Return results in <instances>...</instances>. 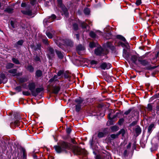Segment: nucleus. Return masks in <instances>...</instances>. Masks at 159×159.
Listing matches in <instances>:
<instances>
[{
  "instance_id": "1",
  "label": "nucleus",
  "mask_w": 159,
  "mask_h": 159,
  "mask_svg": "<svg viewBox=\"0 0 159 159\" xmlns=\"http://www.w3.org/2000/svg\"><path fill=\"white\" fill-rule=\"evenodd\" d=\"M54 148L57 152L58 153L66 151V150H69L71 148H72L73 152L75 154H80L81 153L80 148L75 146L72 147L70 143L65 142L62 143L61 147L56 146Z\"/></svg>"
},
{
  "instance_id": "2",
  "label": "nucleus",
  "mask_w": 159,
  "mask_h": 159,
  "mask_svg": "<svg viewBox=\"0 0 159 159\" xmlns=\"http://www.w3.org/2000/svg\"><path fill=\"white\" fill-rule=\"evenodd\" d=\"M83 100L81 98H79L75 99V102L76 103L75 110L77 112H79L81 109Z\"/></svg>"
},
{
  "instance_id": "3",
  "label": "nucleus",
  "mask_w": 159,
  "mask_h": 159,
  "mask_svg": "<svg viewBox=\"0 0 159 159\" xmlns=\"http://www.w3.org/2000/svg\"><path fill=\"white\" fill-rule=\"evenodd\" d=\"M111 65L110 63L104 62L101 64L100 67L103 70L108 69L111 67Z\"/></svg>"
},
{
  "instance_id": "4",
  "label": "nucleus",
  "mask_w": 159,
  "mask_h": 159,
  "mask_svg": "<svg viewBox=\"0 0 159 159\" xmlns=\"http://www.w3.org/2000/svg\"><path fill=\"white\" fill-rule=\"evenodd\" d=\"M64 72L63 71L61 70H59L58 72L57 75H55L52 78L50 79L49 81L51 82H52L54 81H56L57 80V78L58 76H60L63 74Z\"/></svg>"
},
{
  "instance_id": "5",
  "label": "nucleus",
  "mask_w": 159,
  "mask_h": 159,
  "mask_svg": "<svg viewBox=\"0 0 159 159\" xmlns=\"http://www.w3.org/2000/svg\"><path fill=\"white\" fill-rule=\"evenodd\" d=\"M140 59L136 55H133L131 56V61L134 64L138 65L139 64L138 59Z\"/></svg>"
},
{
  "instance_id": "6",
  "label": "nucleus",
  "mask_w": 159,
  "mask_h": 159,
  "mask_svg": "<svg viewBox=\"0 0 159 159\" xmlns=\"http://www.w3.org/2000/svg\"><path fill=\"white\" fill-rule=\"evenodd\" d=\"M17 70L15 69H11L9 70L8 72L9 73L12 74L13 76H18L21 75H22V73H18L16 72Z\"/></svg>"
},
{
  "instance_id": "7",
  "label": "nucleus",
  "mask_w": 159,
  "mask_h": 159,
  "mask_svg": "<svg viewBox=\"0 0 159 159\" xmlns=\"http://www.w3.org/2000/svg\"><path fill=\"white\" fill-rule=\"evenodd\" d=\"M30 7L29 6L26 7V10H21V12L24 14L31 16V15L32 11L30 10Z\"/></svg>"
},
{
  "instance_id": "8",
  "label": "nucleus",
  "mask_w": 159,
  "mask_h": 159,
  "mask_svg": "<svg viewBox=\"0 0 159 159\" xmlns=\"http://www.w3.org/2000/svg\"><path fill=\"white\" fill-rule=\"evenodd\" d=\"M95 54L97 55H102L104 54L102 48H98L95 49Z\"/></svg>"
},
{
  "instance_id": "9",
  "label": "nucleus",
  "mask_w": 159,
  "mask_h": 159,
  "mask_svg": "<svg viewBox=\"0 0 159 159\" xmlns=\"http://www.w3.org/2000/svg\"><path fill=\"white\" fill-rule=\"evenodd\" d=\"M43 90V89L42 88H37L36 89H34L32 94L33 96H36L39 93L42 91Z\"/></svg>"
},
{
  "instance_id": "10",
  "label": "nucleus",
  "mask_w": 159,
  "mask_h": 159,
  "mask_svg": "<svg viewBox=\"0 0 159 159\" xmlns=\"http://www.w3.org/2000/svg\"><path fill=\"white\" fill-rule=\"evenodd\" d=\"M35 85L34 83L32 82L29 84L28 88L31 91L32 93L35 89Z\"/></svg>"
},
{
  "instance_id": "11",
  "label": "nucleus",
  "mask_w": 159,
  "mask_h": 159,
  "mask_svg": "<svg viewBox=\"0 0 159 159\" xmlns=\"http://www.w3.org/2000/svg\"><path fill=\"white\" fill-rule=\"evenodd\" d=\"M60 88L59 86H55L52 89V93L55 94H57L59 92Z\"/></svg>"
},
{
  "instance_id": "12",
  "label": "nucleus",
  "mask_w": 159,
  "mask_h": 159,
  "mask_svg": "<svg viewBox=\"0 0 159 159\" xmlns=\"http://www.w3.org/2000/svg\"><path fill=\"white\" fill-rule=\"evenodd\" d=\"M139 64V63L143 66L147 65L148 64V61L145 60H141L140 58L138 59Z\"/></svg>"
},
{
  "instance_id": "13",
  "label": "nucleus",
  "mask_w": 159,
  "mask_h": 159,
  "mask_svg": "<svg viewBox=\"0 0 159 159\" xmlns=\"http://www.w3.org/2000/svg\"><path fill=\"white\" fill-rule=\"evenodd\" d=\"M116 37L117 39L122 40V41L125 42V43L128 44V43L126 42L125 39L122 36L120 35H117Z\"/></svg>"
},
{
  "instance_id": "14",
  "label": "nucleus",
  "mask_w": 159,
  "mask_h": 159,
  "mask_svg": "<svg viewBox=\"0 0 159 159\" xmlns=\"http://www.w3.org/2000/svg\"><path fill=\"white\" fill-rule=\"evenodd\" d=\"M49 54L48 55L49 57H51L53 56L54 54V50L52 48H49Z\"/></svg>"
},
{
  "instance_id": "15",
  "label": "nucleus",
  "mask_w": 159,
  "mask_h": 159,
  "mask_svg": "<svg viewBox=\"0 0 159 159\" xmlns=\"http://www.w3.org/2000/svg\"><path fill=\"white\" fill-rule=\"evenodd\" d=\"M154 127V124H151L148 127V132L149 133H151L152 131V129Z\"/></svg>"
},
{
  "instance_id": "16",
  "label": "nucleus",
  "mask_w": 159,
  "mask_h": 159,
  "mask_svg": "<svg viewBox=\"0 0 159 159\" xmlns=\"http://www.w3.org/2000/svg\"><path fill=\"white\" fill-rule=\"evenodd\" d=\"M26 68L27 70L30 72H33L34 70V68L31 65H28Z\"/></svg>"
},
{
  "instance_id": "17",
  "label": "nucleus",
  "mask_w": 159,
  "mask_h": 159,
  "mask_svg": "<svg viewBox=\"0 0 159 159\" xmlns=\"http://www.w3.org/2000/svg\"><path fill=\"white\" fill-rule=\"evenodd\" d=\"M77 49L78 50V53L80 54V52L79 51H82L84 50V47L81 45H79L77 47Z\"/></svg>"
},
{
  "instance_id": "18",
  "label": "nucleus",
  "mask_w": 159,
  "mask_h": 159,
  "mask_svg": "<svg viewBox=\"0 0 159 159\" xmlns=\"http://www.w3.org/2000/svg\"><path fill=\"white\" fill-rule=\"evenodd\" d=\"M111 129L113 131H116L119 129L118 127L116 125H114L111 127Z\"/></svg>"
},
{
  "instance_id": "19",
  "label": "nucleus",
  "mask_w": 159,
  "mask_h": 159,
  "mask_svg": "<svg viewBox=\"0 0 159 159\" xmlns=\"http://www.w3.org/2000/svg\"><path fill=\"white\" fill-rule=\"evenodd\" d=\"M56 53L58 57L60 58H62L63 57V54L61 52L58 51H56Z\"/></svg>"
},
{
  "instance_id": "20",
  "label": "nucleus",
  "mask_w": 159,
  "mask_h": 159,
  "mask_svg": "<svg viewBox=\"0 0 159 159\" xmlns=\"http://www.w3.org/2000/svg\"><path fill=\"white\" fill-rule=\"evenodd\" d=\"M28 79L26 78H20L19 79L20 83H22L26 82L27 81Z\"/></svg>"
},
{
  "instance_id": "21",
  "label": "nucleus",
  "mask_w": 159,
  "mask_h": 159,
  "mask_svg": "<svg viewBox=\"0 0 159 159\" xmlns=\"http://www.w3.org/2000/svg\"><path fill=\"white\" fill-rule=\"evenodd\" d=\"M105 134L102 132H99L98 134V137L99 138H101L104 137Z\"/></svg>"
},
{
  "instance_id": "22",
  "label": "nucleus",
  "mask_w": 159,
  "mask_h": 159,
  "mask_svg": "<svg viewBox=\"0 0 159 159\" xmlns=\"http://www.w3.org/2000/svg\"><path fill=\"white\" fill-rule=\"evenodd\" d=\"M36 75L38 77H40L42 75V71L40 70H38L36 71Z\"/></svg>"
},
{
  "instance_id": "23",
  "label": "nucleus",
  "mask_w": 159,
  "mask_h": 159,
  "mask_svg": "<svg viewBox=\"0 0 159 159\" xmlns=\"http://www.w3.org/2000/svg\"><path fill=\"white\" fill-rule=\"evenodd\" d=\"M13 65H14L12 63H8L6 67L7 69H9L13 67Z\"/></svg>"
},
{
  "instance_id": "24",
  "label": "nucleus",
  "mask_w": 159,
  "mask_h": 159,
  "mask_svg": "<svg viewBox=\"0 0 159 159\" xmlns=\"http://www.w3.org/2000/svg\"><path fill=\"white\" fill-rule=\"evenodd\" d=\"M84 12L86 15H89L90 12L89 9L88 8H86L84 10Z\"/></svg>"
},
{
  "instance_id": "25",
  "label": "nucleus",
  "mask_w": 159,
  "mask_h": 159,
  "mask_svg": "<svg viewBox=\"0 0 159 159\" xmlns=\"http://www.w3.org/2000/svg\"><path fill=\"white\" fill-rule=\"evenodd\" d=\"M47 36L50 39L52 38L53 34L49 32H46Z\"/></svg>"
},
{
  "instance_id": "26",
  "label": "nucleus",
  "mask_w": 159,
  "mask_h": 159,
  "mask_svg": "<svg viewBox=\"0 0 159 159\" xmlns=\"http://www.w3.org/2000/svg\"><path fill=\"white\" fill-rule=\"evenodd\" d=\"M125 130L124 129H122L120 130L118 134H119V135L120 134H121L122 136H123L125 134Z\"/></svg>"
},
{
  "instance_id": "27",
  "label": "nucleus",
  "mask_w": 159,
  "mask_h": 159,
  "mask_svg": "<svg viewBox=\"0 0 159 159\" xmlns=\"http://www.w3.org/2000/svg\"><path fill=\"white\" fill-rule=\"evenodd\" d=\"M119 135V134H112L111 135V137L113 139H115L116 138H117Z\"/></svg>"
},
{
  "instance_id": "28",
  "label": "nucleus",
  "mask_w": 159,
  "mask_h": 159,
  "mask_svg": "<svg viewBox=\"0 0 159 159\" xmlns=\"http://www.w3.org/2000/svg\"><path fill=\"white\" fill-rule=\"evenodd\" d=\"M147 109L149 111L152 110V105L151 104H148V105Z\"/></svg>"
},
{
  "instance_id": "29",
  "label": "nucleus",
  "mask_w": 159,
  "mask_h": 159,
  "mask_svg": "<svg viewBox=\"0 0 159 159\" xmlns=\"http://www.w3.org/2000/svg\"><path fill=\"white\" fill-rule=\"evenodd\" d=\"M124 120L123 119L121 118L120 119L118 122V123L119 125H121L124 122Z\"/></svg>"
},
{
  "instance_id": "30",
  "label": "nucleus",
  "mask_w": 159,
  "mask_h": 159,
  "mask_svg": "<svg viewBox=\"0 0 159 159\" xmlns=\"http://www.w3.org/2000/svg\"><path fill=\"white\" fill-rule=\"evenodd\" d=\"M89 35L91 37L93 38H95L96 36L95 33L92 31L90 33Z\"/></svg>"
},
{
  "instance_id": "31",
  "label": "nucleus",
  "mask_w": 159,
  "mask_h": 159,
  "mask_svg": "<svg viewBox=\"0 0 159 159\" xmlns=\"http://www.w3.org/2000/svg\"><path fill=\"white\" fill-rule=\"evenodd\" d=\"M20 121L18 120H16L15 121L13 124L15 126H18L20 123Z\"/></svg>"
},
{
  "instance_id": "32",
  "label": "nucleus",
  "mask_w": 159,
  "mask_h": 159,
  "mask_svg": "<svg viewBox=\"0 0 159 159\" xmlns=\"http://www.w3.org/2000/svg\"><path fill=\"white\" fill-rule=\"evenodd\" d=\"M89 45V47L91 48L94 47L96 46L95 43L93 42L90 43Z\"/></svg>"
},
{
  "instance_id": "33",
  "label": "nucleus",
  "mask_w": 159,
  "mask_h": 159,
  "mask_svg": "<svg viewBox=\"0 0 159 159\" xmlns=\"http://www.w3.org/2000/svg\"><path fill=\"white\" fill-rule=\"evenodd\" d=\"M13 9L10 8H7L6 10L5 11L9 13H11Z\"/></svg>"
},
{
  "instance_id": "34",
  "label": "nucleus",
  "mask_w": 159,
  "mask_h": 159,
  "mask_svg": "<svg viewBox=\"0 0 159 159\" xmlns=\"http://www.w3.org/2000/svg\"><path fill=\"white\" fill-rule=\"evenodd\" d=\"M12 60L13 62L16 64H18L19 63L18 60L17 59H16L15 58H13Z\"/></svg>"
},
{
  "instance_id": "35",
  "label": "nucleus",
  "mask_w": 159,
  "mask_h": 159,
  "mask_svg": "<svg viewBox=\"0 0 159 159\" xmlns=\"http://www.w3.org/2000/svg\"><path fill=\"white\" fill-rule=\"evenodd\" d=\"M81 26L83 28H85L87 26V24L84 22H83L81 23Z\"/></svg>"
},
{
  "instance_id": "36",
  "label": "nucleus",
  "mask_w": 159,
  "mask_h": 159,
  "mask_svg": "<svg viewBox=\"0 0 159 159\" xmlns=\"http://www.w3.org/2000/svg\"><path fill=\"white\" fill-rule=\"evenodd\" d=\"M16 91L18 92H20L21 90V88L20 86H18L15 89Z\"/></svg>"
},
{
  "instance_id": "37",
  "label": "nucleus",
  "mask_w": 159,
  "mask_h": 159,
  "mask_svg": "<svg viewBox=\"0 0 159 159\" xmlns=\"http://www.w3.org/2000/svg\"><path fill=\"white\" fill-rule=\"evenodd\" d=\"M141 3V0H137L135 2V4L137 6L140 5Z\"/></svg>"
},
{
  "instance_id": "38",
  "label": "nucleus",
  "mask_w": 159,
  "mask_h": 159,
  "mask_svg": "<svg viewBox=\"0 0 159 159\" xmlns=\"http://www.w3.org/2000/svg\"><path fill=\"white\" fill-rule=\"evenodd\" d=\"M73 27L74 29L75 30H78V25L75 24H74L73 25Z\"/></svg>"
},
{
  "instance_id": "39",
  "label": "nucleus",
  "mask_w": 159,
  "mask_h": 159,
  "mask_svg": "<svg viewBox=\"0 0 159 159\" xmlns=\"http://www.w3.org/2000/svg\"><path fill=\"white\" fill-rule=\"evenodd\" d=\"M23 94L25 95L29 96L30 95V93L28 91H23Z\"/></svg>"
},
{
  "instance_id": "40",
  "label": "nucleus",
  "mask_w": 159,
  "mask_h": 159,
  "mask_svg": "<svg viewBox=\"0 0 159 159\" xmlns=\"http://www.w3.org/2000/svg\"><path fill=\"white\" fill-rule=\"evenodd\" d=\"M23 41L22 40H20L17 43V44L18 45H21L23 43Z\"/></svg>"
},
{
  "instance_id": "41",
  "label": "nucleus",
  "mask_w": 159,
  "mask_h": 159,
  "mask_svg": "<svg viewBox=\"0 0 159 159\" xmlns=\"http://www.w3.org/2000/svg\"><path fill=\"white\" fill-rule=\"evenodd\" d=\"M131 111V109H129L128 110L126 111H125V112L124 114H125L126 115L128 114Z\"/></svg>"
},
{
  "instance_id": "42",
  "label": "nucleus",
  "mask_w": 159,
  "mask_h": 159,
  "mask_svg": "<svg viewBox=\"0 0 159 159\" xmlns=\"http://www.w3.org/2000/svg\"><path fill=\"white\" fill-rule=\"evenodd\" d=\"M98 63L97 62L94 60H92L91 61V64L92 65L96 64Z\"/></svg>"
},
{
  "instance_id": "43",
  "label": "nucleus",
  "mask_w": 159,
  "mask_h": 159,
  "mask_svg": "<svg viewBox=\"0 0 159 159\" xmlns=\"http://www.w3.org/2000/svg\"><path fill=\"white\" fill-rule=\"evenodd\" d=\"M0 77L2 79H4L5 78V76L2 73L0 74Z\"/></svg>"
},
{
  "instance_id": "44",
  "label": "nucleus",
  "mask_w": 159,
  "mask_h": 159,
  "mask_svg": "<svg viewBox=\"0 0 159 159\" xmlns=\"http://www.w3.org/2000/svg\"><path fill=\"white\" fill-rule=\"evenodd\" d=\"M22 7H26V4L25 2H22L21 5Z\"/></svg>"
},
{
  "instance_id": "45",
  "label": "nucleus",
  "mask_w": 159,
  "mask_h": 159,
  "mask_svg": "<svg viewBox=\"0 0 159 159\" xmlns=\"http://www.w3.org/2000/svg\"><path fill=\"white\" fill-rule=\"evenodd\" d=\"M56 18V16L54 15V14H53L49 18H51L52 19H53V20H54V19H55Z\"/></svg>"
},
{
  "instance_id": "46",
  "label": "nucleus",
  "mask_w": 159,
  "mask_h": 159,
  "mask_svg": "<svg viewBox=\"0 0 159 159\" xmlns=\"http://www.w3.org/2000/svg\"><path fill=\"white\" fill-rule=\"evenodd\" d=\"M119 45L123 47H124L126 46L125 44L124 43L121 42H120L119 43Z\"/></svg>"
},
{
  "instance_id": "47",
  "label": "nucleus",
  "mask_w": 159,
  "mask_h": 159,
  "mask_svg": "<svg viewBox=\"0 0 159 159\" xmlns=\"http://www.w3.org/2000/svg\"><path fill=\"white\" fill-rule=\"evenodd\" d=\"M36 2L35 0H32L30 2V3L33 5L35 4Z\"/></svg>"
},
{
  "instance_id": "48",
  "label": "nucleus",
  "mask_w": 159,
  "mask_h": 159,
  "mask_svg": "<svg viewBox=\"0 0 159 159\" xmlns=\"http://www.w3.org/2000/svg\"><path fill=\"white\" fill-rule=\"evenodd\" d=\"M111 114L110 113L108 114V118L110 119H113V118H114V117H111Z\"/></svg>"
},
{
  "instance_id": "49",
  "label": "nucleus",
  "mask_w": 159,
  "mask_h": 159,
  "mask_svg": "<svg viewBox=\"0 0 159 159\" xmlns=\"http://www.w3.org/2000/svg\"><path fill=\"white\" fill-rule=\"evenodd\" d=\"M69 43L67 44V45H69L70 46H71L73 45V42L71 41H69Z\"/></svg>"
},
{
  "instance_id": "50",
  "label": "nucleus",
  "mask_w": 159,
  "mask_h": 159,
  "mask_svg": "<svg viewBox=\"0 0 159 159\" xmlns=\"http://www.w3.org/2000/svg\"><path fill=\"white\" fill-rule=\"evenodd\" d=\"M26 157V154L25 150H23V157L24 158H25Z\"/></svg>"
},
{
  "instance_id": "51",
  "label": "nucleus",
  "mask_w": 159,
  "mask_h": 159,
  "mask_svg": "<svg viewBox=\"0 0 159 159\" xmlns=\"http://www.w3.org/2000/svg\"><path fill=\"white\" fill-rule=\"evenodd\" d=\"M67 132L68 133H70L71 131V129L70 128H68L66 130Z\"/></svg>"
},
{
  "instance_id": "52",
  "label": "nucleus",
  "mask_w": 159,
  "mask_h": 159,
  "mask_svg": "<svg viewBox=\"0 0 159 159\" xmlns=\"http://www.w3.org/2000/svg\"><path fill=\"white\" fill-rule=\"evenodd\" d=\"M47 22H50V21H48L47 19H44L43 20V23H45V22H46V23Z\"/></svg>"
},
{
  "instance_id": "53",
  "label": "nucleus",
  "mask_w": 159,
  "mask_h": 159,
  "mask_svg": "<svg viewBox=\"0 0 159 159\" xmlns=\"http://www.w3.org/2000/svg\"><path fill=\"white\" fill-rule=\"evenodd\" d=\"M136 123V122L135 121H134V122H133L131 124V125H135Z\"/></svg>"
},
{
  "instance_id": "54",
  "label": "nucleus",
  "mask_w": 159,
  "mask_h": 159,
  "mask_svg": "<svg viewBox=\"0 0 159 159\" xmlns=\"http://www.w3.org/2000/svg\"><path fill=\"white\" fill-rule=\"evenodd\" d=\"M40 60V58L39 57H36L35 58V60L36 61H39Z\"/></svg>"
},
{
  "instance_id": "55",
  "label": "nucleus",
  "mask_w": 159,
  "mask_h": 159,
  "mask_svg": "<svg viewBox=\"0 0 159 159\" xmlns=\"http://www.w3.org/2000/svg\"><path fill=\"white\" fill-rule=\"evenodd\" d=\"M109 125H110L113 124V122L112 120H111L110 121H109Z\"/></svg>"
},
{
  "instance_id": "56",
  "label": "nucleus",
  "mask_w": 159,
  "mask_h": 159,
  "mask_svg": "<svg viewBox=\"0 0 159 159\" xmlns=\"http://www.w3.org/2000/svg\"><path fill=\"white\" fill-rule=\"evenodd\" d=\"M33 157L34 159H37V156L35 155H33Z\"/></svg>"
},
{
  "instance_id": "57",
  "label": "nucleus",
  "mask_w": 159,
  "mask_h": 159,
  "mask_svg": "<svg viewBox=\"0 0 159 159\" xmlns=\"http://www.w3.org/2000/svg\"><path fill=\"white\" fill-rule=\"evenodd\" d=\"M59 4H61L62 2L61 0H57Z\"/></svg>"
},
{
  "instance_id": "58",
  "label": "nucleus",
  "mask_w": 159,
  "mask_h": 159,
  "mask_svg": "<svg viewBox=\"0 0 159 159\" xmlns=\"http://www.w3.org/2000/svg\"><path fill=\"white\" fill-rule=\"evenodd\" d=\"M76 38L78 39H79V34H76Z\"/></svg>"
},
{
  "instance_id": "59",
  "label": "nucleus",
  "mask_w": 159,
  "mask_h": 159,
  "mask_svg": "<svg viewBox=\"0 0 159 159\" xmlns=\"http://www.w3.org/2000/svg\"><path fill=\"white\" fill-rule=\"evenodd\" d=\"M25 85H26V84H25V85H24V84H23V85H22V86H23L24 88H25V86H26Z\"/></svg>"
},
{
  "instance_id": "60",
  "label": "nucleus",
  "mask_w": 159,
  "mask_h": 159,
  "mask_svg": "<svg viewBox=\"0 0 159 159\" xmlns=\"http://www.w3.org/2000/svg\"><path fill=\"white\" fill-rule=\"evenodd\" d=\"M72 142L74 143H75V140H72Z\"/></svg>"
},
{
  "instance_id": "61",
  "label": "nucleus",
  "mask_w": 159,
  "mask_h": 159,
  "mask_svg": "<svg viewBox=\"0 0 159 159\" xmlns=\"http://www.w3.org/2000/svg\"><path fill=\"white\" fill-rule=\"evenodd\" d=\"M12 23H13V22H12V21H11V25L13 27H14V26H13V24H12Z\"/></svg>"
},
{
  "instance_id": "62",
  "label": "nucleus",
  "mask_w": 159,
  "mask_h": 159,
  "mask_svg": "<svg viewBox=\"0 0 159 159\" xmlns=\"http://www.w3.org/2000/svg\"><path fill=\"white\" fill-rule=\"evenodd\" d=\"M125 52H123V55L124 57H125Z\"/></svg>"
},
{
  "instance_id": "63",
  "label": "nucleus",
  "mask_w": 159,
  "mask_h": 159,
  "mask_svg": "<svg viewBox=\"0 0 159 159\" xmlns=\"http://www.w3.org/2000/svg\"><path fill=\"white\" fill-rule=\"evenodd\" d=\"M2 83V81L1 80H0V84H1Z\"/></svg>"
},
{
  "instance_id": "64",
  "label": "nucleus",
  "mask_w": 159,
  "mask_h": 159,
  "mask_svg": "<svg viewBox=\"0 0 159 159\" xmlns=\"http://www.w3.org/2000/svg\"><path fill=\"white\" fill-rule=\"evenodd\" d=\"M1 7V3L0 2V7Z\"/></svg>"
}]
</instances>
